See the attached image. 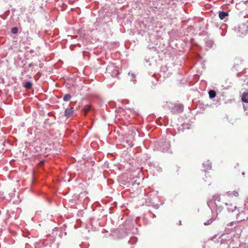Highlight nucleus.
<instances>
[{
	"label": "nucleus",
	"instance_id": "nucleus-15",
	"mask_svg": "<svg viewBox=\"0 0 248 248\" xmlns=\"http://www.w3.org/2000/svg\"><path fill=\"white\" fill-rule=\"evenodd\" d=\"M116 68V73H113L112 74V77H116L119 74V68Z\"/></svg>",
	"mask_w": 248,
	"mask_h": 248
},
{
	"label": "nucleus",
	"instance_id": "nucleus-10",
	"mask_svg": "<svg viewBox=\"0 0 248 248\" xmlns=\"http://www.w3.org/2000/svg\"><path fill=\"white\" fill-rule=\"evenodd\" d=\"M209 97L211 99L215 98L216 96V93L214 90H210L208 92Z\"/></svg>",
	"mask_w": 248,
	"mask_h": 248
},
{
	"label": "nucleus",
	"instance_id": "nucleus-2",
	"mask_svg": "<svg viewBox=\"0 0 248 248\" xmlns=\"http://www.w3.org/2000/svg\"><path fill=\"white\" fill-rule=\"evenodd\" d=\"M160 150L163 152H167L169 151L170 145L169 141H162L160 142Z\"/></svg>",
	"mask_w": 248,
	"mask_h": 248
},
{
	"label": "nucleus",
	"instance_id": "nucleus-1",
	"mask_svg": "<svg viewBox=\"0 0 248 248\" xmlns=\"http://www.w3.org/2000/svg\"><path fill=\"white\" fill-rule=\"evenodd\" d=\"M167 107L172 114L179 113L183 112L184 106L182 104H173L171 103H167Z\"/></svg>",
	"mask_w": 248,
	"mask_h": 248
},
{
	"label": "nucleus",
	"instance_id": "nucleus-7",
	"mask_svg": "<svg viewBox=\"0 0 248 248\" xmlns=\"http://www.w3.org/2000/svg\"><path fill=\"white\" fill-rule=\"evenodd\" d=\"M32 86V83L31 81H27L25 83L24 87L27 90L30 89Z\"/></svg>",
	"mask_w": 248,
	"mask_h": 248
},
{
	"label": "nucleus",
	"instance_id": "nucleus-8",
	"mask_svg": "<svg viewBox=\"0 0 248 248\" xmlns=\"http://www.w3.org/2000/svg\"><path fill=\"white\" fill-rule=\"evenodd\" d=\"M137 242V238L136 237H131L128 243L131 245L135 244Z\"/></svg>",
	"mask_w": 248,
	"mask_h": 248
},
{
	"label": "nucleus",
	"instance_id": "nucleus-22",
	"mask_svg": "<svg viewBox=\"0 0 248 248\" xmlns=\"http://www.w3.org/2000/svg\"><path fill=\"white\" fill-rule=\"evenodd\" d=\"M130 248H134V247L131 246Z\"/></svg>",
	"mask_w": 248,
	"mask_h": 248
},
{
	"label": "nucleus",
	"instance_id": "nucleus-5",
	"mask_svg": "<svg viewBox=\"0 0 248 248\" xmlns=\"http://www.w3.org/2000/svg\"><path fill=\"white\" fill-rule=\"evenodd\" d=\"M226 205H228L227 203H226ZM237 207L236 206H234L232 204L229 205V206L227 207V210L229 212H233L236 209Z\"/></svg>",
	"mask_w": 248,
	"mask_h": 248
},
{
	"label": "nucleus",
	"instance_id": "nucleus-17",
	"mask_svg": "<svg viewBox=\"0 0 248 248\" xmlns=\"http://www.w3.org/2000/svg\"><path fill=\"white\" fill-rule=\"evenodd\" d=\"M212 220H207L206 222H204V224L205 225H208L210 224H211V223L212 222Z\"/></svg>",
	"mask_w": 248,
	"mask_h": 248
},
{
	"label": "nucleus",
	"instance_id": "nucleus-6",
	"mask_svg": "<svg viewBox=\"0 0 248 248\" xmlns=\"http://www.w3.org/2000/svg\"><path fill=\"white\" fill-rule=\"evenodd\" d=\"M228 15V13L226 12L222 11L219 13V17L221 19H223Z\"/></svg>",
	"mask_w": 248,
	"mask_h": 248
},
{
	"label": "nucleus",
	"instance_id": "nucleus-13",
	"mask_svg": "<svg viewBox=\"0 0 248 248\" xmlns=\"http://www.w3.org/2000/svg\"><path fill=\"white\" fill-rule=\"evenodd\" d=\"M227 194L229 196H231L232 194H233L235 197H237L239 195L238 192L236 191H233L232 192H231V191H228L227 192Z\"/></svg>",
	"mask_w": 248,
	"mask_h": 248
},
{
	"label": "nucleus",
	"instance_id": "nucleus-11",
	"mask_svg": "<svg viewBox=\"0 0 248 248\" xmlns=\"http://www.w3.org/2000/svg\"><path fill=\"white\" fill-rule=\"evenodd\" d=\"M91 109V106L90 105H87L84 106L83 110L86 115Z\"/></svg>",
	"mask_w": 248,
	"mask_h": 248
},
{
	"label": "nucleus",
	"instance_id": "nucleus-14",
	"mask_svg": "<svg viewBox=\"0 0 248 248\" xmlns=\"http://www.w3.org/2000/svg\"><path fill=\"white\" fill-rule=\"evenodd\" d=\"M18 31V29L16 27L12 28L11 29V32L13 34H16Z\"/></svg>",
	"mask_w": 248,
	"mask_h": 248
},
{
	"label": "nucleus",
	"instance_id": "nucleus-3",
	"mask_svg": "<svg viewBox=\"0 0 248 248\" xmlns=\"http://www.w3.org/2000/svg\"><path fill=\"white\" fill-rule=\"evenodd\" d=\"M74 112V108L73 107H71L70 108H67L65 109L64 112L65 116L68 118L70 117Z\"/></svg>",
	"mask_w": 248,
	"mask_h": 248
},
{
	"label": "nucleus",
	"instance_id": "nucleus-16",
	"mask_svg": "<svg viewBox=\"0 0 248 248\" xmlns=\"http://www.w3.org/2000/svg\"><path fill=\"white\" fill-rule=\"evenodd\" d=\"M114 68L115 66L114 65H108L107 67V70L109 71Z\"/></svg>",
	"mask_w": 248,
	"mask_h": 248
},
{
	"label": "nucleus",
	"instance_id": "nucleus-12",
	"mask_svg": "<svg viewBox=\"0 0 248 248\" xmlns=\"http://www.w3.org/2000/svg\"><path fill=\"white\" fill-rule=\"evenodd\" d=\"M71 98V95L70 94H65L63 97V100L64 101H68Z\"/></svg>",
	"mask_w": 248,
	"mask_h": 248
},
{
	"label": "nucleus",
	"instance_id": "nucleus-19",
	"mask_svg": "<svg viewBox=\"0 0 248 248\" xmlns=\"http://www.w3.org/2000/svg\"><path fill=\"white\" fill-rule=\"evenodd\" d=\"M235 224V223L234 222H232L230 223V226H232Z\"/></svg>",
	"mask_w": 248,
	"mask_h": 248
},
{
	"label": "nucleus",
	"instance_id": "nucleus-21",
	"mask_svg": "<svg viewBox=\"0 0 248 248\" xmlns=\"http://www.w3.org/2000/svg\"><path fill=\"white\" fill-rule=\"evenodd\" d=\"M179 225H181V221H179Z\"/></svg>",
	"mask_w": 248,
	"mask_h": 248
},
{
	"label": "nucleus",
	"instance_id": "nucleus-9",
	"mask_svg": "<svg viewBox=\"0 0 248 248\" xmlns=\"http://www.w3.org/2000/svg\"><path fill=\"white\" fill-rule=\"evenodd\" d=\"M242 100L245 103H248V93H244L242 97Z\"/></svg>",
	"mask_w": 248,
	"mask_h": 248
},
{
	"label": "nucleus",
	"instance_id": "nucleus-18",
	"mask_svg": "<svg viewBox=\"0 0 248 248\" xmlns=\"http://www.w3.org/2000/svg\"><path fill=\"white\" fill-rule=\"evenodd\" d=\"M242 28H246L247 29V31H248V26H246V25H243L242 26Z\"/></svg>",
	"mask_w": 248,
	"mask_h": 248
},
{
	"label": "nucleus",
	"instance_id": "nucleus-4",
	"mask_svg": "<svg viewBox=\"0 0 248 248\" xmlns=\"http://www.w3.org/2000/svg\"><path fill=\"white\" fill-rule=\"evenodd\" d=\"M202 165L204 168L205 170H210L211 169V163L209 161H207L206 164L205 163H203Z\"/></svg>",
	"mask_w": 248,
	"mask_h": 248
},
{
	"label": "nucleus",
	"instance_id": "nucleus-20",
	"mask_svg": "<svg viewBox=\"0 0 248 248\" xmlns=\"http://www.w3.org/2000/svg\"><path fill=\"white\" fill-rule=\"evenodd\" d=\"M131 75H132V76L133 78H135V75H134V74H133V73H132V74H131Z\"/></svg>",
	"mask_w": 248,
	"mask_h": 248
}]
</instances>
